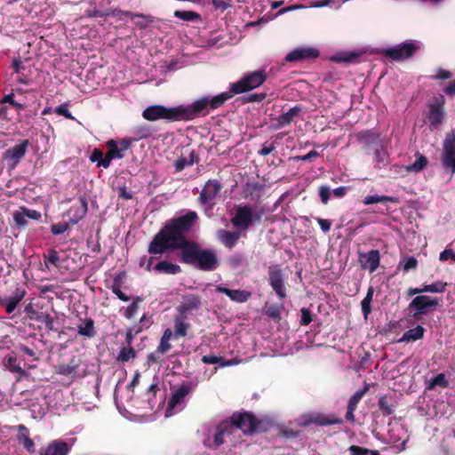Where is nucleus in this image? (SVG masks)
Instances as JSON below:
<instances>
[{"label": "nucleus", "mask_w": 455, "mask_h": 455, "mask_svg": "<svg viewBox=\"0 0 455 455\" xmlns=\"http://www.w3.org/2000/svg\"><path fill=\"white\" fill-rule=\"evenodd\" d=\"M197 220L198 215L195 211H189L182 216L171 219L153 237L148 245V252L164 254L171 251H181L188 246V243H194L188 240L185 234L191 230Z\"/></svg>", "instance_id": "obj_1"}, {"label": "nucleus", "mask_w": 455, "mask_h": 455, "mask_svg": "<svg viewBox=\"0 0 455 455\" xmlns=\"http://www.w3.org/2000/svg\"><path fill=\"white\" fill-rule=\"evenodd\" d=\"M180 261L202 271H213L219 265L218 256L212 249H203L196 242L188 243L180 251Z\"/></svg>", "instance_id": "obj_2"}, {"label": "nucleus", "mask_w": 455, "mask_h": 455, "mask_svg": "<svg viewBox=\"0 0 455 455\" xmlns=\"http://www.w3.org/2000/svg\"><path fill=\"white\" fill-rule=\"evenodd\" d=\"M233 432L240 429L245 435L255 433H265L270 427V422L266 419H258L252 412L243 411H235L227 419Z\"/></svg>", "instance_id": "obj_3"}, {"label": "nucleus", "mask_w": 455, "mask_h": 455, "mask_svg": "<svg viewBox=\"0 0 455 455\" xmlns=\"http://www.w3.org/2000/svg\"><path fill=\"white\" fill-rule=\"evenodd\" d=\"M236 93H233L232 86L230 85L229 92L218 94L212 99L203 97L195 100L192 104L188 105V113L189 121L194 120L199 116H205L209 114L210 110L217 109L222 107L227 100L231 99Z\"/></svg>", "instance_id": "obj_4"}, {"label": "nucleus", "mask_w": 455, "mask_h": 455, "mask_svg": "<svg viewBox=\"0 0 455 455\" xmlns=\"http://www.w3.org/2000/svg\"><path fill=\"white\" fill-rule=\"evenodd\" d=\"M142 116L148 121L164 119L170 122L189 121L188 108L179 105L173 108H166L162 105H153L145 108Z\"/></svg>", "instance_id": "obj_5"}, {"label": "nucleus", "mask_w": 455, "mask_h": 455, "mask_svg": "<svg viewBox=\"0 0 455 455\" xmlns=\"http://www.w3.org/2000/svg\"><path fill=\"white\" fill-rule=\"evenodd\" d=\"M419 49V43L408 40L393 47L382 50V54L394 61H402L412 57Z\"/></svg>", "instance_id": "obj_6"}, {"label": "nucleus", "mask_w": 455, "mask_h": 455, "mask_svg": "<svg viewBox=\"0 0 455 455\" xmlns=\"http://www.w3.org/2000/svg\"><path fill=\"white\" fill-rule=\"evenodd\" d=\"M440 161L445 172L455 174V128L445 136Z\"/></svg>", "instance_id": "obj_7"}, {"label": "nucleus", "mask_w": 455, "mask_h": 455, "mask_svg": "<svg viewBox=\"0 0 455 455\" xmlns=\"http://www.w3.org/2000/svg\"><path fill=\"white\" fill-rule=\"evenodd\" d=\"M267 80L265 70L251 72L242 77L239 81L231 84L233 93L240 94L251 91L260 86Z\"/></svg>", "instance_id": "obj_8"}, {"label": "nucleus", "mask_w": 455, "mask_h": 455, "mask_svg": "<svg viewBox=\"0 0 455 455\" xmlns=\"http://www.w3.org/2000/svg\"><path fill=\"white\" fill-rule=\"evenodd\" d=\"M343 422V419L334 413L325 414L322 412H311L303 414L299 418V425L303 427L312 424L320 427L341 425Z\"/></svg>", "instance_id": "obj_9"}, {"label": "nucleus", "mask_w": 455, "mask_h": 455, "mask_svg": "<svg viewBox=\"0 0 455 455\" xmlns=\"http://www.w3.org/2000/svg\"><path fill=\"white\" fill-rule=\"evenodd\" d=\"M441 299L438 298H431L427 295L416 296L409 304L408 308L413 311L412 316L416 320H420L422 315H426L430 311L435 310V307L441 304Z\"/></svg>", "instance_id": "obj_10"}, {"label": "nucleus", "mask_w": 455, "mask_h": 455, "mask_svg": "<svg viewBox=\"0 0 455 455\" xmlns=\"http://www.w3.org/2000/svg\"><path fill=\"white\" fill-rule=\"evenodd\" d=\"M223 188V186L221 182L217 179H210L208 180L197 198V202L205 206L207 209H212L213 206L216 204V198L220 194L221 190Z\"/></svg>", "instance_id": "obj_11"}, {"label": "nucleus", "mask_w": 455, "mask_h": 455, "mask_svg": "<svg viewBox=\"0 0 455 455\" xmlns=\"http://www.w3.org/2000/svg\"><path fill=\"white\" fill-rule=\"evenodd\" d=\"M445 98L443 95L439 94L435 96L430 103L427 105V117L430 126L434 128L439 127L445 119Z\"/></svg>", "instance_id": "obj_12"}, {"label": "nucleus", "mask_w": 455, "mask_h": 455, "mask_svg": "<svg viewBox=\"0 0 455 455\" xmlns=\"http://www.w3.org/2000/svg\"><path fill=\"white\" fill-rule=\"evenodd\" d=\"M108 151L107 152L102 164L110 166L111 161L114 159H122L125 156V152L132 146V140L129 138L122 139L118 141L108 140L106 143Z\"/></svg>", "instance_id": "obj_13"}, {"label": "nucleus", "mask_w": 455, "mask_h": 455, "mask_svg": "<svg viewBox=\"0 0 455 455\" xmlns=\"http://www.w3.org/2000/svg\"><path fill=\"white\" fill-rule=\"evenodd\" d=\"M268 283L273 291L283 299L287 297L286 288L283 278V272L280 265L272 264L268 267Z\"/></svg>", "instance_id": "obj_14"}, {"label": "nucleus", "mask_w": 455, "mask_h": 455, "mask_svg": "<svg viewBox=\"0 0 455 455\" xmlns=\"http://www.w3.org/2000/svg\"><path fill=\"white\" fill-rule=\"evenodd\" d=\"M231 223L240 230L248 229L252 225V207L251 205L237 206Z\"/></svg>", "instance_id": "obj_15"}, {"label": "nucleus", "mask_w": 455, "mask_h": 455, "mask_svg": "<svg viewBox=\"0 0 455 455\" xmlns=\"http://www.w3.org/2000/svg\"><path fill=\"white\" fill-rule=\"evenodd\" d=\"M358 262L363 270H368L370 273L375 272L380 264V252L379 250H371L367 252H358Z\"/></svg>", "instance_id": "obj_16"}, {"label": "nucleus", "mask_w": 455, "mask_h": 455, "mask_svg": "<svg viewBox=\"0 0 455 455\" xmlns=\"http://www.w3.org/2000/svg\"><path fill=\"white\" fill-rule=\"evenodd\" d=\"M88 211V202L85 196H81L78 197L77 202L73 204L66 212L68 217V223L75 225L82 220Z\"/></svg>", "instance_id": "obj_17"}, {"label": "nucleus", "mask_w": 455, "mask_h": 455, "mask_svg": "<svg viewBox=\"0 0 455 455\" xmlns=\"http://www.w3.org/2000/svg\"><path fill=\"white\" fill-rule=\"evenodd\" d=\"M28 146V140H23L20 143L5 150L4 158L12 162V166L15 167L25 156Z\"/></svg>", "instance_id": "obj_18"}, {"label": "nucleus", "mask_w": 455, "mask_h": 455, "mask_svg": "<svg viewBox=\"0 0 455 455\" xmlns=\"http://www.w3.org/2000/svg\"><path fill=\"white\" fill-rule=\"evenodd\" d=\"M320 52L317 49L312 47L296 48L285 56L287 62L301 61L305 60L315 59Z\"/></svg>", "instance_id": "obj_19"}, {"label": "nucleus", "mask_w": 455, "mask_h": 455, "mask_svg": "<svg viewBox=\"0 0 455 455\" xmlns=\"http://www.w3.org/2000/svg\"><path fill=\"white\" fill-rule=\"evenodd\" d=\"M194 385L190 382L182 383L178 388H176L168 402V408L174 409L178 404L181 403L185 397L193 391Z\"/></svg>", "instance_id": "obj_20"}, {"label": "nucleus", "mask_w": 455, "mask_h": 455, "mask_svg": "<svg viewBox=\"0 0 455 455\" xmlns=\"http://www.w3.org/2000/svg\"><path fill=\"white\" fill-rule=\"evenodd\" d=\"M201 299L198 295L188 294L184 297L183 301L178 307L177 310L182 319H187V314L199 308Z\"/></svg>", "instance_id": "obj_21"}, {"label": "nucleus", "mask_w": 455, "mask_h": 455, "mask_svg": "<svg viewBox=\"0 0 455 455\" xmlns=\"http://www.w3.org/2000/svg\"><path fill=\"white\" fill-rule=\"evenodd\" d=\"M302 112V108L299 105H296L290 108L287 112L283 113L275 118V123L273 127L275 130H279L291 124L294 118L299 116Z\"/></svg>", "instance_id": "obj_22"}, {"label": "nucleus", "mask_w": 455, "mask_h": 455, "mask_svg": "<svg viewBox=\"0 0 455 455\" xmlns=\"http://www.w3.org/2000/svg\"><path fill=\"white\" fill-rule=\"evenodd\" d=\"M241 237L239 230L230 231L227 229H220L217 232V238L228 249L232 250Z\"/></svg>", "instance_id": "obj_23"}, {"label": "nucleus", "mask_w": 455, "mask_h": 455, "mask_svg": "<svg viewBox=\"0 0 455 455\" xmlns=\"http://www.w3.org/2000/svg\"><path fill=\"white\" fill-rule=\"evenodd\" d=\"M216 291L226 294L231 300L238 303L246 302L251 296V291L244 290H231L220 285L216 287Z\"/></svg>", "instance_id": "obj_24"}, {"label": "nucleus", "mask_w": 455, "mask_h": 455, "mask_svg": "<svg viewBox=\"0 0 455 455\" xmlns=\"http://www.w3.org/2000/svg\"><path fill=\"white\" fill-rule=\"evenodd\" d=\"M69 446L64 441L54 440L50 443L40 455H68L69 452Z\"/></svg>", "instance_id": "obj_25"}, {"label": "nucleus", "mask_w": 455, "mask_h": 455, "mask_svg": "<svg viewBox=\"0 0 455 455\" xmlns=\"http://www.w3.org/2000/svg\"><path fill=\"white\" fill-rule=\"evenodd\" d=\"M199 156L195 150H190L188 156L181 155L177 160L174 161L173 166L176 172H180L186 166H191L196 163H198Z\"/></svg>", "instance_id": "obj_26"}, {"label": "nucleus", "mask_w": 455, "mask_h": 455, "mask_svg": "<svg viewBox=\"0 0 455 455\" xmlns=\"http://www.w3.org/2000/svg\"><path fill=\"white\" fill-rule=\"evenodd\" d=\"M355 136L357 140L366 148L373 145L379 146V135L372 130L361 131Z\"/></svg>", "instance_id": "obj_27"}, {"label": "nucleus", "mask_w": 455, "mask_h": 455, "mask_svg": "<svg viewBox=\"0 0 455 455\" xmlns=\"http://www.w3.org/2000/svg\"><path fill=\"white\" fill-rule=\"evenodd\" d=\"M80 365L81 360L76 356H72L68 363L60 364L56 371L63 376H74L77 373Z\"/></svg>", "instance_id": "obj_28"}, {"label": "nucleus", "mask_w": 455, "mask_h": 455, "mask_svg": "<svg viewBox=\"0 0 455 455\" xmlns=\"http://www.w3.org/2000/svg\"><path fill=\"white\" fill-rule=\"evenodd\" d=\"M234 432L230 427V425L227 421V419H224L220 422V424L217 426L216 433L214 435L213 443L216 447L220 446L225 443L224 436L225 435H230Z\"/></svg>", "instance_id": "obj_29"}, {"label": "nucleus", "mask_w": 455, "mask_h": 455, "mask_svg": "<svg viewBox=\"0 0 455 455\" xmlns=\"http://www.w3.org/2000/svg\"><path fill=\"white\" fill-rule=\"evenodd\" d=\"M19 434H18V441L21 443L24 448L30 453H34L36 451L35 443L33 440L29 437L28 429L24 425H19Z\"/></svg>", "instance_id": "obj_30"}, {"label": "nucleus", "mask_w": 455, "mask_h": 455, "mask_svg": "<svg viewBox=\"0 0 455 455\" xmlns=\"http://www.w3.org/2000/svg\"><path fill=\"white\" fill-rule=\"evenodd\" d=\"M26 294L25 290H19L17 289L14 292L13 296L6 299L3 304L5 306V311L8 314L12 313L18 304L22 300Z\"/></svg>", "instance_id": "obj_31"}, {"label": "nucleus", "mask_w": 455, "mask_h": 455, "mask_svg": "<svg viewBox=\"0 0 455 455\" xmlns=\"http://www.w3.org/2000/svg\"><path fill=\"white\" fill-rule=\"evenodd\" d=\"M426 330L421 325H417L413 329H410L405 331L402 338L399 339V342H409V341H416L424 337Z\"/></svg>", "instance_id": "obj_32"}, {"label": "nucleus", "mask_w": 455, "mask_h": 455, "mask_svg": "<svg viewBox=\"0 0 455 455\" xmlns=\"http://www.w3.org/2000/svg\"><path fill=\"white\" fill-rule=\"evenodd\" d=\"M154 270L165 275H176L181 271V268L177 264L162 260L154 267Z\"/></svg>", "instance_id": "obj_33"}, {"label": "nucleus", "mask_w": 455, "mask_h": 455, "mask_svg": "<svg viewBox=\"0 0 455 455\" xmlns=\"http://www.w3.org/2000/svg\"><path fill=\"white\" fill-rule=\"evenodd\" d=\"M374 156L375 168L381 169L389 164L388 153L381 145H379V148L375 149Z\"/></svg>", "instance_id": "obj_34"}, {"label": "nucleus", "mask_w": 455, "mask_h": 455, "mask_svg": "<svg viewBox=\"0 0 455 455\" xmlns=\"http://www.w3.org/2000/svg\"><path fill=\"white\" fill-rule=\"evenodd\" d=\"M84 325L77 326L78 334L87 338H93L96 334L94 321L92 318H85L83 320Z\"/></svg>", "instance_id": "obj_35"}, {"label": "nucleus", "mask_w": 455, "mask_h": 455, "mask_svg": "<svg viewBox=\"0 0 455 455\" xmlns=\"http://www.w3.org/2000/svg\"><path fill=\"white\" fill-rule=\"evenodd\" d=\"M172 337V330L169 328L165 329L161 337L160 343L156 347V352L160 353L161 355H164L166 352H168L172 348V345L170 343Z\"/></svg>", "instance_id": "obj_36"}, {"label": "nucleus", "mask_w": 455, "mask_h": 455, "mask_svg": "<svg viewBox=\"0 0 455 455\" xmlns=\"http://www.w3.org/2000/svg\"><path fill=\"white\" fill-rule=\"evenodd\" d=\"M363 203L365 205H370L372 204H378V203H398V199L395 196H367L363 198Z\"/></svg>", "instance_id": "obj_37"}, {"label": "nucleus", "mask_w": 455, "mask_h": 455, "mask_svg": "<svg viewBox=\"0 0 455 455\" xmlns=\"http://www.w3.org/2000/svg\"><path fill=\"white\" fill-rule=\"evenodd\" d=\"M44 262L47 268H50V265L59 267L60 266L59 252L55 249L48 250L47 253L44 254Z\"/></svg>", "instance_id": "obj_38"}, {"label": "nucleus", "mask_w": 455, "mask_h": 455, "mask_svg": "<svg viewBox=\"0 0 455 455\" xmlns=\"http://www.w3.org/2000/svg\"><path fill=\"white\" fill-rule=\"evenodd\" d=\"M4 366L11 372L19 373L20 375H23L25 371L20 367L18 363V359L14 355H8L4 358Z\"/></svg>", "instance_id": "obj_39"}, {"label": "nucleus", "mask_w": 455, "mask_h": 455, "mask_svg": "<svg viewBox=\"0 0 455 455\" xmlns=\"http://www.w3.org/2000/svg\"><path fill=\"white\" fill-rule=\"evenodd\" d=\"M371 385L369 383L364 382L363 387L360 390H357L348 400L347 406L356 409L359 402L363 397V395L370 390Z\"/></svg>", "instance_id": "obj_40"}, {"label": "nucleus", "mask_w": 455, "mask_h": 455, "mask_svg": "<svg viewBox=\"0 0 455 455\" xmlns=\"http://www.w3.org/2000/svg\"><path fill=\"white\" fill-rule=\"evenodd\" d=\"M174 17L180 19L184 21H200L201 15L194 11H181L176 10L173 13Z\"/></svg>", "instance_id": "obj_41"}, {"label": "nucleus", "mask_w": 455, "mask_h": 455, "mask_svg": "<svg viewBox=\"0 0 455 455\" xmlns=\"http://www.w3.org/2000/svg\"><path fill=\"white\" fill-rule=\"evenodd\" d=\"M136 355L137 353L132 346L122 347L116 356V360L121 363H126L135 358Z\"/></svg>", "instance_id": "obj_42"}, {"label": "nucleus", "mask_w": 455, "mask_h": 455, "mask_svg": "<svg viewBox=\"0 0 455 455\" xmlns=\"http://www.w3.org/2000/svg\"><path fill=\"white\" fill-rule=\"evenodd\" d=\"M416 156H417L416 161L413 164H411L406 167L407 171L419 172L422 170H424L425 167L427 166L428 161L425 156H423L419 153H417Z\"/></svg>", "instance_id": "obj_43"}, {"label": "nucleus", "mask_w": 455, "mask_h": 455, "mask_svg": "<svg viewBox=\"0 0 455 455\" xmlns=\"http://www.w3.org/2000/svg\"><path fill=\"white\" fill-rule=\"evenodd\" d=\"M184 319L180 317H176L174 320V336L176 338L185 337L188 333V330L190 327V324L183 322Z\"/></svg>", "instance_id": "obj_44"}, {"label": "nucleus", "mask_w": 455, "mask_h": 455, "mask_svg": "<svg viewBox=\"0 0 455 455\" xmlns=\"http://www.w3.org/2000/svg\"><path fill=\"white\" fill-rule=\"evenodd\" d=\"M447 387L449 386V382L446 379L444 373H439L427 383V388L429 390L434 389L435 387Z\"/></svg>", "instance_id": "obj_45"}, {"label": "nucleus", "mask_w": 455, "mask_h": 455, "mask_svg": "<svg viewBox=\"0 0 455 455\" xmlns=\"http://www.w3.org/2000/svg\"><path fill=\"white\" fill-rule=\"evenodd\" d=\"M121 283H122V279H121L120 275H118L113 280V283L111 285V291L120 300L128 301L130 299V297L127 296L126 294H124L121 291Z\"/></svg>", "instance_id": "obj_46"}, {"label": "nucleus", "mask_w": 455, "mask_h": 455, "mask_svg": "<svg viewBox=\"0 0 455 455\" xmlns=\"http://www.w3.org/2000/svg\"><path fill=\"white\" fill-rule=\"evenodd\" d=\"M448 283L443 281H436L430 284H423L424 292L443 293L445 291Z\"/></svg>", "instance_id": "obj_47"}, {"label": "nucleus", "mask_w": 455, "mask_h": 455, "mask_svg": "<svg viewBox=\"0 0 455 455\" xmlns=\"http://www.w3.org/2000/svg\"><path fill=\"white\" fill-rule=\"evenodd\" d=\"M201 360H202V362L204 363H206V364L220 363V365L221 367L230 366V365L233 364L231 361L225 360L222 357H220V356L215 355H204Z\"/></svg>", "instance_id": "obj_48"}, {"label": "nucleus", "mask_w": 455, "mask_h": 455, "mask_svg": "<svg viewBox=\"0 0 455 455\" xmlns=\"http://www.w3.org/2000/svg\"><path fill=\"white\" fill-rule=\"evenodd\" d=\"M142 301V298L136 296L132 299V302L126 307L124 311V317L132 319L134 317L139 309V303Z\"/></svg>", "instance_id": "obj_49"}, {"label": "nucleus", "mask_w": 455, "mask_h": 455, "mask_svg": "<svg viewBox=\"0 0 455 455\" xmlns=\"http://www.w3.org/2000/svg\"><path fill=\"white\" fill-rule=\"evenodd\" d=\"M378 405L384 416L391 415L394 412V405L389 403L386 396H380Z\"/></svg>", "instance_id": "obj_50"}, {"label": "nucleus", "mask_w": 455, "mask_h": 455, "mask_svg": "<svg viewBox=\"0 0 455 455\" xmlns=\"http://www.w3.org/2000/svg\"><path fill=\"white\" fill-rule=\"evenodd\" d=\"M400 266H402L403 271L408 272L418 267V260L413 256L404 257L400 261Z\"/></svg>", "instance_id": "obj_51"}, {"label": "nucleus", "mask_w": 455, "mask_h": 455, "mask_svg": "<svg viewBox=\"0 0 455 455\" xmlns=\"http://www.w3.org/2000/svg\"><path fill=\"white\" fill-rule=\"evenodd\" d=\"M263 186L259 182H247L244 188L245 197H252L257 192H261Z\"/></svg>", "instance_id": "obj_52"}, {"label": "nucleus", "mask_w": 455, "mask_h": 455, "mask_svg": "<svg viewBox=\"0 0 455 455\" xmlns=\"http://www.w3.org/2000/svg\"><path fill=\"white\" fill-rule=\"evenodd\" d=\"M245 261L244 256L242 253H235L228 257V264L232 268H237L241 267Z\"/></svg>", "instance_id": "obj_53"}, {"label": "nucleus", "mask_w": 455, "mask_h": 455, "mask_svg": "<svg viewBox=\"0 0 455 455\" xmlns=\"http://www.w3.org/2000/svg\"><path fill=\"white\" fill-rule=\"evenodd\" d=\"M283 307V306L279 307L275 304L267 306L266 314L270 318H272L274 320H278V319H280L281 310Z\"/></svg>", "instance_id": "obj_54"}, {"label": "nucleus", "mask_w": 455, "mask_h": 455, "mask_svg": "<svg viewBox=\"0 0 455 455\" xmlns=\"http://www.w3.org/2000/svg\"><path fill=\"white\" fill-rule=\"evenodd\" d=\"M104 157L105 156H103V152L100 149L94 148L90 156V160L93 163L97 162V166L103 167V168L107 169L109 166L104 165V164H102V162L104 161Z\"/></svg>", "instance_id": "obj_55"}, {"label": "nucleus", "mask_w": 455, "mask_h": 455, "mask_svg": "<svg viewBox=\"0 0 455 455\" xmlns=\"http://www.w3.org/2000/svg\"><path fill=\"white\" fill-rule=\"evenodd\" d=\"M38 318L39 319H36V322L44 323L49 331H57L53 325L54 318L49 314H44L41 312Z\"/></svg>", "instance_id": "obj_56"}, {"label": "nucleus", "mask_w": 455, "mask_h": 455, "mask_svg": "<svg viewBox=\"0 0 455 455\" xmlns=\"http://www.w3.org/2000/svg\"><path fill=\"white\" fill-rule=\"evenodd\" d=\"M68 103L65 102L60 104L55 108V113L60 116H63L67 119L75 120V117L68 108Z\"/></svg>", "instance_id": "obj_57"}, {"label": "nucleus", "mask_w": 455, "mask_h": 455, "mask_svg": "<svg viewBox=\"0 0 455 455\" xmlns=\"http://www.w3.org/2000/svg\"><path fill=\"white\" fill-rule=\"evenodd\" d=\"M266 213V209L264 207H252V224L257 223L259 224L262 220V217Z\"/></svg>", "instance_id": "obj_58"}, {"label": "nucleus", "mask_w": 455, "mask_h": 455, "mask_svg": "<svg viewBox=\"0 0 455 455\" xmlns=\"http://www.w3.org/2000/svg\"><path fill=\"white\" fill-rule=\"evenodd\" d=\"M358 58V55L355 52L340 53L335 56V60L339 62H353Z\"/></svg>", "instance_id": "obj_59"}, {"label": "nucleus", "mask_w": 455, "mask_h": 455, "mask_svg": "<svg viewBox=\"0 0 455 455\" xmlns=\"http://www.w3.org/2000/svg\"><path fill=\"white\" fill-rule=\"evenodd\" d=\"M300 312H301V319L299 322L300 325H303V326L308 325L313 321L310 310L307 307H302L300 309Z\"/></svg>", "instance_id": "obj_60"}, {"label": "nucleus", "mask_w": 455, "mask_h": 455, "mask_svg": "<svg viewBox=\"0 0 455 455\" xmlns=\"http://www.w3.org/2000/svg\"><path fill=\"white\" fill-rule=\"evenodd\" d=\"M319 196H320L322 203L323 204H327L330 200V196H331L330 188L325 185L320 186L319 187Z\"/></svg>", "instance_id": "obj_61"}, {"label": "nucleus", "mask_w": 455, "mask_h": 455, "mask_svg": "<svg viewBox=\"0 0 455 455\" xmlns=\"http://www.w3.org/2000/svg\"><path fill=\"white\" fill-rule=\"evenodd\" d=\"M69 223H55L51 226V231L53 235H61L68 229Z\"/></svg>", "instance_id": "obj_62"}, {"label": "nucleus", "mask_w": 455, "mask_h": 455, "mask_svg": "<svg viewBox=\"0 0 455 455\" xmlns=\"http://www.w3.org/2000/svg\"><path fill=\"white\" fill-rule=\"evenodd\" d=\"M448 259H452L455 261V251L452 249L446 248L444 249L439 255L440 261H447Z\"/></svg>", "instance_id": "obj_63"}, {"label": "nucleus", "mask_w": 455, "mask_h": 455, "mask_svg": "<svg viewBox=\"0 0 455 455\" xmlns=\"http://www.w3.org/2000/svg\"><path fill=\"white\" fill-rule=\"evenodd\" d=\"M348 450L351 455H367L371 451V450L367 448L357 445H351Z\"/></svg>", "instance_id": "obj_64"}]
</instances>
